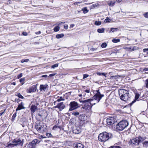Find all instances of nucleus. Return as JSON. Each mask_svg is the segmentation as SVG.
<instances>
[{"label":"nucleus","instance_id":"4be33fe9","mask_svg":"<svg viewBox=\"0 0 148 148\" xmlns=\"http://www.w3.org/2000/svg\"><path fill=\"white\" fill-rule=\"evenodd\" d=\"M16 146L14 143H10L9 142L7 143V145L6 146V147L9 148H11Z\"/></svg>","mask_w":148,"mask_h":148},{"label":"nucleus","instance_id":"5701e85b","mask_svg":"<svg viewBox=\"0 0 148 148\" xmlns=\"http://www.w3.org/2000/svg\"><path fill=\"white\" fill-rule=\"evenodd\" d=\"M99 6V4L97 3H96L93 4L90 7V9H92L96 8V7H98Z\"/></svg>","mask_w":148,"mask_h":148},{"label":"nucleus","instance_id":"9b49d317","mask_svg":"<svg viewBox=\"0 0 148 148\" xmlns=\"http://www.w3.org/2000/svg\"><path fill=\"white\" fill-rule=\"evenodd\" d=\"M86 115L85 114H81L79 116L78 119L80 121L81 123H82H82H83L86 120Z\"/></svg>","mask_w":148,"mask_h":148},{"label":"nucleus","instance_id":"5fc2aeb1","mask_svg":"<svg viewBox=\"0 0 148 148\" xmlns=\"http://www.w3.org/2000/svg\"><path fill=\"white\" fill-rule=\"evenodd\" d=\"M148 51V48L144 49H143V51L144 52H145Z\"/></svg>","mask_w":148,"mask_h":148},{"label":"nucleus","instance_id":"72a5a7b5","mask_svg":"<svg viewBox=\"0 0 148 148\" xmlns=\"http://www.w3.org/2000/svg\"><path fill=\"white\" fill-rule=\"evenodd\" d=\"M53 29L55 32H58L59 31L60 29V27L58 26H56Z\"/></svg>","mask_w":148,"mask_h":148},{"label":"nucleus","instance_id":"bf43d9fd","mask_svg":"<svg viewBox=\"0 0 148 148\" xmlns=\"http://www.w3.org/2000/svg\"><path fill=\"white\" fill-rule=\"evenodd\" d=\"M41 77H47V75H42L41 76Z\"/></svg>","mask_w":148,"mask_h":148},{"label":"nucleus","instance_id":"1a4fd4ad","mask_svg":"<svg viewBox=\"0 0 148 148\" xmlns=\"http://www.w3.org/2000/svg\"><path fill=\"white\" fill-rule=\"evenodd\" d=\"M128 92V91L123 89H120L119 90V93L120 97L124 96Z\"/></svg>","mask_w":148,"mask_h":148},{"label":"nucleus","instance_id":"473e14b6","mask_svg":"<svg viewBox=\"0 0 148 148\" xmlns=\"http://www.w3.org/2000/svg\"><path fill=\"white\" fill-rule=\"evenodd\" d=\"M120 40L119 39H113L112 41L114 43H117L119 42Z\"/></svg>","mask_w":148,"mask_h":148},{"label":"nucleus","instance_id":"58836bf2","mask_svg":"<svg viewBox=\"0 0 148 148\" xmlns=\"http://www.w3.org/2000/svg\"><path fill=\"white\" fill-rule=\"evenodd\" d=\"M58 64H56L51 66V68L53 69L56 67H58Z\"/></svg>","mask_w":148,"mask_h":148},{"label":"nucleus","instance_id":"393cba45","mask_svg":"<svg viewBox=\"0 0 148 148\" xmlns=\"http://www.w3.org/2000/svg\"><path fill=\"white\" fill-rule=\"evenodd\" d=\"M121 77L119 75H115L111 76L110 77V79H116L119 78H121Z\"/></svg>","mask_w":148,"mask_h":148},{"label":"nucleus","instance_id":"c756f323","mask_svg":"<svg viewBox=\"0 0 148 148\" xmlns=\"http://www.w3.org/2000/svg\"><path fill=\"white\" fill-rule=\"evenodd\" d=\"M64 99L62 97H60V98L57 100L56 101H55V102H56V101L60 102L62 101H64Z\"/></svg>","mask_w":148,"mask_h":148},{"label":"nucleus","instance_id":"e2e57ef3","mask_svg":"<svg viewBox=\"0 0 148 148\" xmlns=\"http://www.w3.org/2000/svg\"><path fill=\"white\" fill-rule=\"evenodd\" d=\"M135 48H137L136 47H134L132 49V50L134 51L135 50V49H135ZM137 48H138V47H137Z\"/></svg>","mask_w":148,"mask_h":148},{"label":"nucleus","instance_id":"0eeeda50","mask_svg":"<svg viewBox=\"0 0 148 148\" xmlns=\"http://www.w3.org/2000/svg\"><path fill=\"white\" fill-rule=\"evenodd\" d=\"M12 142L14 143L16 146L17 145L22 146L23 143V139L16 138L12 140Z\"/></svg>","mask_w":148,"mask_h":148},{"label":"nucleus","instance_id":"423d86ee","mask_svg":"<svg viewBox=\"0 0 148 148\" xmlns=\"http://www.w3.org/2000/svg\"><path fill=\"white\" fill-rule=\"evenodd\" d=\"M79 104L75 101L71 102L69 104L70 108L69 110L72 111L73 110L76 109L79 107Z\"/></svg>","mask_w":148,"mask_h":148},{"label":"nucleus","instance_id":"20e7f679","mask_svg":"<svg viewBox=\"0 0 148 148\" xmlns=\"http://www.w3.org/2000/svg\"><path fill=\"white\" fill-rule=\"evenodd\" d=\"M128 122L126 120H123L120 121L116 126L117 130L122 131L125 129L128 125Z\"/></svg>","mask_w":148,"mask_h":148},{"label":"nucleus","instance_id":"ddd939ff","mask_svg":"<svg viewBox=\"0 0 148 148\" xmlns=\"http://www.w3.org/2000/svg\"><path fill=\"white\" fill-rule=\"evenodd\" d=\"M36 85H33L32 87L29 88L28 92L30 93L32 92H34L36 91Z\"/></svg>","mask_w":148,"mask_h":148},{"label":"nucleus","instance_id":"a878e982","mask_svg":"<svg viewBox=\"0 0 148 148\" xmlns=\"http://www.w3.org/2000/svg\"><path fill=\"white\" fill-rule=\"evenodd\" d=\"M105 29L102 28L101 29H98L97 30V31L99 33H103L104 32Z\"/></svg>","mask_w":148,"mask_h":148},{"label":"nucleus","instance_id":"c85d7f7f","mask_svg":"<svg viewBox=\"0 0 148 148\" xmlns=\"http://www.w3.org/2000/svg\"><path fill=\"white\" fill-rule=\"evenodd\" d=\"M118 30V28H111L110 29V30L109 31V32L110 33L112 31V32H114L116 31H117Z\"/></svg>","mask_w":148,"mask_h":148},{"label":"nucleus","instance_id":"3c124183","mask_svg":"<svg viewBox=\"0 0 148 148\" xmlns=\"http://www.w3.org/2000/svg\"><path fill=\"white\" fill-rule=\"evenodd\" d=\"M64 28L65 29H67L68 28V25H64Z\"/></svg>","mask_w":148,"mask_h":148},{"label":"nucleus","instance_id":"052dcab7","mask_svg":"<svg viewBox=\"0 0 148 148\" xmlns=\"http://www.w3.org/2000/svg\"><path fill=\"white\" fill-rule=\"evenodd\" d=\"M101 75L104 76L105 77H106V74H105L104 73H101Z\"/></svg>","mask_w":148,"mask_h":148},{"label":"nucleus","instance_id":"603ef678","mask_svg":"<svg viewBox=\"0 0 148 148\" xmlns=\"http://www.w3.org/2000/svg\"><path fill=\"white\" fill-rule=\"evenodd\" d=\"M22 34L24 36H27V34L26 32H23L22 33Z\"/></svg>","mask_w":148,"mask_h":148},{"label":"nucleus","instance_id":"9d476101","mask_svg":"<svg viewBox=\"0 0 148 148\" xmlns=\"http://www.w3.org/2000/svg\"><path fill=\"white\" fill-rule=\"evenodd\" d=\"M129 92L125 94L123 96L120 97V99L122 100L126 101H127L129 98Z\"/></svg>","mask_w":148,"mask_h":148},{"label":"nucleus","instance_id":"338daca9","mask_svg":"<svg viewBox=\"0 0 148 148\" xmlns=\"http://www.w3.org/2000/svg\"><path fill=\"white\" fill-rule=\"evenodd\" d=\"M116 1L117 2L119 3L121 2L122 1V0H116Z\"/></svg>","mask_w":148,"mask_h":148},{"label":"nucleus","instance_id":"4c0bfd02","mask_svg":"<svg viewBox=\"0 0 148 148\" xmlns=\"http://www.w3.org/2000/svg\"><path fill=\"white\" fill-rule=\"evenodd\" d=\"M107 46L106 43L105 42L103 43L101 45V47L102 48H105Z\"/></svg>","mask_w":148,"mask_h":148},{"label":"nucleus","instance_id":"dca6fc26","mask_svg":"<svg viewBox=\"0 0 148 148\" xmlns=\"http://www.w3.org/2000/svg\"><path fill=\"white\" fill-rule=\"evenodd\" d=\"M47 85H40V89L41 91H45L47 88Z\"/></svg>","mask_w":148,"mask_h":148},{"label":"nucleus","instance_id":"f3484780","mask_svg":"<svg viewBox=\"0 0 148 148\" xmlns=\"http://www.w3.org/2000/svg\"><path fill=\"white\" fill-rule=\"evenodd\" d=\"M93 98V99H94L96 101L97 103L99 102L102 98L101 97H99L96 95H94Z\"/></svg>","mask_w":148,"mask_h":148},{"label":"nucleus","instance_id":"a19ab883","mask_svg":"<svg viewBox=\"0 0 148 148\" xmlns=\"http://www.w3.org/2000/svg\"><path fill=\"white\" fill-rule=\"evenodd\" d=\"M145 84L146 87L147 88H148V79L145 80Z\"/></svg>","mask_w":148,"mask_h":148},{"label":"nucleus","instance_id":"a211bd4d","mask_svg":"<svg viewBox=\"0 0 148 148\" xmlns=\"http://www.w3.org/2000/svg\"><path fill=\"white\" fill-rule=\"evenodd\" d=\"M140 96V95L138 93H136L135 95V99H134L132 101V102L131 103V104H132L134 103H135L137 100L138 99Z\"/></svg>","mask_w":148,"mask_h":148},{"label":"nucleus","instance_id":"a18cd8bd","mask_svg":"<svg viewBox=\"0 0 148 148\" xmlns=\"http://www.w3.org/2000/svg\"><path fill=\"white\" fill-rule=\"evenodd\" d=\"M143 71H146L147 72H145V73H148V68H145L143 69Z\"/></svg>","mask_w":148,"mask_h":148},{"label":"nucleus","instance_id":"13d9d810","mask_svg":"<svg viewBox=\"0 0 148 148\" xmlns=\"http://www.w3.org/2000/svg\"><path fill=\"white\" fill-rule=\"evenodd\" d=\"M85 92H86V93H89L90 92V90L89 89L86 90H85Z\"/></svg>","mask_w":148,"mask_h":148},{"label":"nucleus","instance_id":"ea45409f","mask_svg":"<svg viewBox=\"0 0 148 148\" xmlns=\"http://www.w3.org/2000/svg\"><path fill=\"white\" fill-rule=\"evenodd\" d=\"M29 61V60L28 59H22L21 60V63H23L24 62H28Z\"/></svg>","mask_w":148,"mask_h":148},{"label":"nucleus","instance_id":"864d4df0","mask_svg":"<svg viewBox=\"0 0 148 148\" xmlns=\"http://www.w3.org/2000/svg\"><path fill=\"white\" fill-rule=\"evenodd\" d=\"M56 74V73L50 74L49 75V77H52L54 76Z\"/></svg>","mask_w":148,"mask_h":148},{"label":"nucleus","instance_id":"b1692460","mask_svg":"<svg viewBox=\"0 0 148 148\" xmlns=\"http://www.w3.org/2000/svg\"><path fill=\"white\" fill-rule=\"evenodd\" d=\"M36 109V107L35 106H32L31 107V112L34 113Z\"/></svg>","mask_w":148,"mask_h":148},{"label":"nucleus","instance_id":"774afa93","mask_svg":"<svg viewBox=\"0 0 148 148\" xmlns=\"http://www.w3.org/2000/svg\"><path fill=\"white\" fill-rule=\"evenodd\" d=\"M107 148H114V146H111L110 147H109Z\"/></svg>","mask_w":148,"mask_h":148},{"label":"nucleus","instance_id":"79ce46f5","mask_svg":"<svg viewBox=\"0 0 148 148\" xmlns=\"http://www.w3.org/2000/svg\"><path fill=\"white\" fill-rule=\"evenodd\" d=\"M143 145L144 146L148 147V141L144 142L143 143Z\"/></svg>","mask_w":148,"mask_h":148},{"label":"nucleus","instance_id":"8fccbe9b","mask_svg":"<svg viewBox=\"0 0 148 148\" xmlns=\"http://www.w3.org/2000/svg\"><path fill=\"white\" fill-rule=\"evenodd\" d=\"M105 20L106 21V22H108L110 21V19L109 18H108L107 17L106 18Z\"/></svg>","mask_w":148,"mask_h":148},{"label":"nucleus","instance_id":"f704fd0d","mask_svg":"<svg viewBox=\"0 0 148 148\" xmlns=\"http://www.w3.org/2000/svg\"><path fill=\"white\" fill-rule=\"evenodd\" d=\"M25 80L24 78H22L20 79V82L21 83L22 85L24 84V81Z\"/></svg>","mask_w":148,"mask_h":148},{"label":"nucleus","instance_id":"4468645a","mask_svg":"<svg viewBox=\"0 0 148 148\" xmlns=\"http://www.w3.org/2000/svg\"><path fill=\"white\" fill-rule=\"evenodd\" d=\"M73 132L74 133L78 134L81 132V130L79 127H76L73 129Z\"/></svg>","mask_w":148,"mask_h":148},{"label":"nucleus","instance_id":"7ed1b4c3","mask_svg":"<svg viewBox=\"0 0 148 148\" xmlns=\"http://www.w3.org/2000/svg\"><path fill=\"white\" fill-rule=\"evenodd\" d=\"M36 130L39 132H43L46 130L47 126L42 122H37L35 125Z\"/></svg>","mask_w":148,"mask_h":148},{"label":"nucleus","instance_id":"2eb2a0df","mask_svg":"<svg viewBox=\"0 0 148 148\" xmlns=\"http://www.w3.org/2000/svg\"><path fill=\"white\" fill-rule=\"evenodd\" d=\"M58 107L60 111L62 110L65 107V106L63 102H61L58 104Z\"/></svg>","mask_w":148,"mask_h":148},{"label":"nucleus","instance_id":"f8f14e48","mask_svg":"<svg viewBox=\"0 0 148 148\" xmlns=\"http://www.w3.org/2000/svg\"><path fill=\"white\" fill-rule=\"evenodd\" d=\"M75 148H84V146L82 143H76L73 144Z\"/></svg>","mask_w":148,"mask_h":148},{"label":"nucleus","instance_id":"7c9ffc66","mask_svg":"<svg viewBox=\"0 0 148 148\" xmlns=\"http://www.w3.org/2000/svg\"><path fill=\"white\" fill-rule=\"evenodd\" d=\"M16 116V112H15L13 114V115L12 118V121H14L15 119Z\"/></svg>","mask_w":148,"mask_h":148},{"label":"nucleus","instance_id":"cd10ccee","mask_svg":"<svg viewBox=\"0 0 148 148\" xmlns=\"http://www.w3.org/2000/svg\"><path fill=\"white\" fill-rule=\"evenodd\" d=\"M97 93L95 94L96 95H97L99 97H101V98L104 96L103 95L101 94V93L99 90H97Z\"/></svg>","mask_w":148,"mask_h":148},{"label":"nucleus","instance_id":"680f3d73","mask_svg":"<svg viewBox=\"0 0 148 148\" xmlns=\"http://www.w3.org/2000/svg\"><path fill=\"white\" fill-rule=\"evenodd\" d=\"M101 73L100 72H97V74L99 75H101Z\"/></svg>","mask_w":148,"mask_h":148},{"label":"nucleus","instance_id":"6e6552de","mask_svg":"<svg viewBox=\"0 0 148 148\" xmlns=\"http://www.w3.org/2000/svg\"><path fill=\"white\" fill-rule=\"evenodd\" d=\"M116 122V119L114 117H111L108 118L106 120V123L108 125H111L113 124Z\"/></svg>","mask_w":148,"mask_h":148},{"label":"nucleus","instance_id":"6ab92c4d","mask_svg":"<svg viewBox=\"0 0 148 148\" xmlns=\"http://www.w3.org/2000/svg\"><path fill=\"white\" fill-rule=\"evenodd\" d=\"M36 140H34L31 142L29 143L27 146H28V148L29 146L35 147L34 145H36Z\"/></svg>","mask_w":148,"mask_h":148},{"label":"nucleus","instance_id":"bb28decb","mask_svg":"<svg viewBox=\"0 0 148 148\" xmlns=\"http://www.w3.org/2000/svg\"><path fill=\"white\" fill-rule=\"evenodd\" d=\"M64 34H57L56 36V38H60L63 37L64 36Z\"/></svg>","mask_w":148,"mask_h":148},{"label":"nucleus","instance_id":"49530a36","mask_svg":"<svg viewBox=\"0 0 148 148\" xmlns=\"http://www.w3.org/2000/svg\"><path fill=\"white\" fill-rule=\"evenodd\" d=\"M89 76L87 74H84V75L83 78L85 79L88 77Z\"/></svg>","mask_w":148,"mask_h":148},{"label":"nucleus","instance_id":"4d7b16f0","mask_svg":"<svg viewBox=\"0 0 148 148\" xmlns=\"http://www.w3.org/2000/svg\"><path fill=\"white\" fill-rule=\"evenodd\" d=\"M58 127L57 126L55 125L54 126H53V130H55L56 128H57Z\"/></svg>","mask_w":148,"mask_h":148},{"label":"nucleus","instance_id":"09e8293b","mask_svg":"<svg viewBox=\"0 0 148 148\" xmlns=\"http://www.w3.org/2000/svg\"><path fill=\"white\" fill-rule=\"evenodd\" d=\"M46 135L47 137H51V133H47L46 134Z\"/></svg>","mask_w":148,"mask_h":148},{"label":"nucleus","instance_id":"f03ea898","mask_svg":"<svg viewBox=\"0 0 148 148\" xmlns=\"http://www.w3.org/2000/svg\"><path fill=\"white\" fill-rule=\"evenodd\" d=\"M112 137V134L104 132L100 134L98 136L99 140L101 142H105Z\"/></svg>","mask_w":148,"mask_h":148},{"label":"nucleus","instance_id":"aec40b11","mask_svg":"<svg viewBox=\"0 0 148 148\" xmlns=\"http://www.w3.org/2000/svg\"><path fill=\"white\" fill-rule=\"evenodd\" d=\"M25 108L24 107L23 103L22 102L20 103L17 108L16 109V111L20 110L22 109H24Z\"/></svg>","mask_w":148,"mask_h":148},{"label":"nucleus","instance_id":"69168bd1","mask_svg":"<svg viewBox=\"0 0 148 148\" xmlns=\"http://www.w3.org/2000/svg\"><path fill=\"white\" fill-rule=\"evenodd\" d=\"M27 148H35V147L29 146V148L28 147V146H27Z\"/></svg>","mask_w":148,"mask_h":148},{"label":"nucleus","instance_id":"2f4dec72","mask_svg":"<svg viewBox=\"0 0 148 148\" xmlns=\"http://www.w3.org/2000/svg\"><path fill=\"white\" fill-rule=\"evenodd\" d=\"M83 12L84 13H86L88 12V10L87 9L86 7H85L82 9Z\"/></svg>","mask_w":148,"mask_h":148},{"label":"nucleus","instance_id":"e433bc0d","mask_svg":"<svg viewBox=\"0 0 148 148\" xmlns=\"http://www.w3.org/2000/svg\"><path fill=\"white\" fill-rule=\"evenodd\" d=\"M72 114L75 115V116H77L79 114V113L78 112H73L72 113Z\"/></svg>","mask_w":148,"mask_h":148},{"label":"nucleus","instance_id":"f257e3e1","mask_svg":"<svg viewBox=\"0 0 148 148\" xmlns=\"http://www.w3.org/2000/svg\"><path fill=\"white\" fill-rule=\"evenodd\" d=\"M80 103L84 104V106L82 108L86 110H90L91 109L92 106L95 104V103H92L91 102L93 100V99H89L86 100H79Z\"/></svg>","mask_w":148,"mask_h":148},{"label":"nucleus","instance_id":"0e129e2a","mask_svg":"<svg viewBox=\"0 0 148 148\" xmlns=\"http://www.w3.org/2000/svg\"><path fill=\"white\" fill-rule=\"evenodd\" d=\"M114 148H121L119 146H114Z\"/></svg>","mask_w":148,"mask_h":148},{"label":"nucleus","instance_id":"37998d69","mask_svg":"<svg viewBox=\"0 0 148 148\" xmlns=\"http://www.w3.org/2000/svg\"><path fill=\"white\" fill-rule=\"evenodd\" d=\"M143 15L145 18H148V12L144 13L143 14Z\"/></svg>","mask_w":148,"mask_h":148},{"label":"nucleus","instance_id":"de8ad7c7","mask_svg":"<svg viewBox=\"0 0 148 148\" xmlns=\"http://www.w3.org/2000/svg\"><path fill=\"white\" fill-rule=\"evenodd\" d=\"M23 75L22 73H20L17 76V78L18 79H19L22 77Z\"/></svg>","mask_w":148,"mask_h":148},{"label":"nucleus","instance_id":"c03bdc74","mask_svg":"<svg viewBox=\"0 0 148 148\" xmlns=\"http://www.w3.org/2000/svg\"><path fill=\"white\" fill-rule=\"evenodd\" d=\"M17 95L21 99H23V97L20 94V93L17 94Z\"/></svg>","mask_w":148,"mask_h":148},{"label":"nucleus","instance_id":"6e6d98bb","mask_svg":"<svg viewBox=\"0 0 148 148\" xmlns=\"http://www.w3.org/2000/svg\"><path fill=\"white\" fill-rule=\"evenodd\" d=\"M75 26V25L73 24H71L70 25V29L72 28L73 27Z\"/></svg>","mask_w":148,"mask_h":148},{"label":"nucleus","instance_id":"39448f33","mask_svg":"<svg viewBox=\"0 0 148 148\" xmlns=\"http://www.w3.org/2000/svg\"><path fill=\"white\" fill-rule=\"evenodd\" d=\"M144 140V139L141 137H136L132 139L129 141L130 145H138L140 143L142 142Z\"/></svg>","mask_w":148,"mask_h":148},{"label":"nucleus","instance_id":"412c9836","mask_svg":"<svg viewBox=\"0 0 148 148\" xmlns=\"http://www.w3.org/2000/svg\"><path fill=\"white\" fill-rule=\"evenodd\" d=\"M115 2L114 0H111L108 1V4L109 6H113L115 5Z\"/></svg>","mask_w":148,"mask_h":148},{"label":"nucleus","instance_id":"c9c22d12","mask_svg":"<svg viewBox=\"0 0 148 148\" xmlns=\"http://www.w3.org/2000/svg\"><path fill=\"white\" fill-rule=\"evenodd\" d=\"M101 22L100 21H96L95 22V24L97 25H101Z\"/></svg>","mask_w":148,"mask_h":148}]
</instances>
